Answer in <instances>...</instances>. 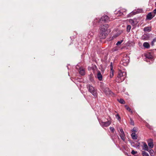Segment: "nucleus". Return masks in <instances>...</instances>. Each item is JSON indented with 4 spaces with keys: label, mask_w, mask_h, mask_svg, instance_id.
I'll return each mask as SVG.
<instances>
[{
    "label": "nucleus",
    "mask_w": 156,
    "mask_h": 156,
    "mask_svg": "<svg viewBox=\"0 0 156 156\" xmlns=\"http://www.w3.org/2000/svg\"><path fill=\"white\" fill-rule=\"evenodd\" d=\"M118 101L119 102L122 104H124L125 102L122 99H118Z\"/></svg>",
    "instance_id": "23"
},
{
    "label": "nucleus",
    "mask_w": 156,
    "mask_h": 156,
    "mask_svg": "<svg viewBox=\"0 0 156 156\" xmlns=\"http://www.w3.org/2000/svg\"><path fill=\"white\" fill-rule=\"evenodd\" d=\"M123 41L122 40H121V41H118L116 44V45H118L120 44L123 42Z\"/></svg>",
    "instance_id": "30"
},
{
    "label": "nucleus",
    "mask_w": 156,
    "mask_h": 156,
    "mask_svg": "<svg viewBox=\"0 0 156 156\" xmlns=\"http://www.w3.org/2000/svg\"><path fill=\"white\" fill-rule=\"evenodd\" d=\"M97 77L100 81L102 80V76L101 75V72L99 71L98 72L97 75Z\"/></svg>",
    "instance_id": "11"
},
{
    "label": "nucleus",
    "mask_w": 156,
    "mask_h": 156,
    "mask_svg": "<svg viewBox=\"0 0 156 156\" xmlns=\"http://www.w3.org/2000/svg\"><path fill=\"white\" fill-rule=\"evenodd\" d=\"M120 136L121 137V139L123 140L124 141L125 140V134H120Z\"/></svg>",
    "instance_id": "21"
},
{
    "label": "nucleus",
    "mask_w": 156,
    "mask_h": 156,
    "mask_svg": "<svg viewBox=\"0 0 156 156\" xmlns=\"http://www.w3.org/2000/svg\"><path fill=\"white\" fill-rule=\"evenodd\" d=\"M108 21H109V17L108 16L105 15L101 17L100 20H99V22H106Z\"/></svg>",
    "instance_id": "9"
},
{
    "label": "nucleus",
    "mask_w": 156,
    "mask_h": 156,
    "mask_svg": "<svg viewBox=\"0 0 156 156\" xmlns=\"http://www.w3.org/2000/svg\"><path fill=\"white\" fill-rule=\"evenodd\" d=\"M119 147L120 148V149H121V148H120V147Z\"/></svg>",
    "instance_id": "47"
},
{
    "label": "nucleus",
    "mask_w": 156,
    "mask_h": 156,
    "mask_svg": "<svg viewBox=\"0 0 156 156\" xmlns=\"http://www.w3.org/2000/svg\"><path fill=\"white\" fill-rule=\"evenodd\" d=\"M124 132H122V133H120V134H124Z\"/></svg>",
    "instance_id": "45"
},
{
    "label": "nucleus",
    "mask_w": 156,
    "mask_h": 156,
    "mask_svg": "<svg viewBox=\"0 0 156 156\" xmlns=\"http://www.w3.org/2000/svg\"><path fill=\"white\" fill-rule=\"evenodd\" d=\"M153 12L155 14L156 13V8L153 10Z\"/></svg>",
    "instance_id": "41"
},
{
    "label": "nucleus",
    "mask_w": 156,
    "mask_h": 156,
    "mask_svg": "<svg viewBox=\"0 0 156 156\" xmlns=\"http://www.w3.org/2000/svg\"><path fill=\"white\" fill-rule=\"evenodd\" d=\"M140 145V143L139 142H137V143L136 144V146H137V147L139 146Z\"/></svg>",
    "instance_id": "37"
},
{
    "label": "nucleus",
    "mask_w": 156,
    "mask_h": 156,
    "mask_svg": "<svg viewBox=\"0 0 156 156\" xmlns=\"http://www.w3.org/2000/svg\"><path fill=\"white\" fill-rule=\"evenodd\" d=\"M115 137H116L117 138H119V137L117 135H115Z\"/></svg>",
    "instance_id": "43"
},
{
    "label": "nucleus",
    "mask_w": 156,
    "mask_h": 156,
    "mask_svg": "<svg viewBox=\"0 0 156 156\" xmlns=\"http://www.w3.org/2000/svg\"><path fill=\"white\" fill-rule=\"evenodd\" d=\"M143 46L144 48H149L150 46L149 44L147 42L144 43L143 44Z\"/></svg>",
    "instance_id": "17"
},
{
    "label": "nucleus",
    "mask_w": 156,
    "mask_h": 156,
    "mask_svg": "<svg viewBox=\"0 0 156 156\" xmlns=\"http://www.w3.org/2000/svg\"><path fill=\"white\" fill-rule=\"evenodd\" d=\"M141 153L143 156H149V154L144 151H142Z\"/></svg>",
    "instance_id": "20"
},
{
    "label": "nucleus",
    "mask_w": 156,
    "mask_h": 156,
    "mask_svg": "<svg viewBox=\"0 0 156 156\" xmlns=\"http://www.w3.org/2000/svg\"><path fill=\"white\" fill-rule=\"evenodd\" d=\"M156 41V38H155L154 39L153 41H151V45L152 46H153L154 45V43Z\"/></svg>",
    "instance_id": "28"
},
{
    "label": "nucleus",
    "mask_w": 156,
    "mask_h": 156,
    "mask_svg": "<svg viewBox=\"0 0 156 156\" xmlns=\"http://www.w3.org/2000/svg\"><path fill=\"white\" fill-rule=\"evenodd\" d=\"M112 140H114V139H115V138H113V136H112Z\"/></svg>",
    "instance_id": "46"
},
{
    "label": "nucleus",
    "mask_w": 156,
    "mask_h": 156,
    "mask_svg": "<svg viewBox=\"0 0 156 156\" xmlns=\"http://www.w3.org/2000/svg\"><path fill=\"white\" fill-rule=\"evenodd\" d=\"M137 131V128L136 127H134L131 130L132 132H136Z\"/></svg>",
    "instance_id": "29"
},
{
    "label": "nucleus",
    "mask_w": 156,
    "mask_h": 156,
    "mask_svg": "<svg viewBox=\"0 0 156 156\" xmlns=\"http://www.w3.org/2000/svg\"><path fill=\"white\" fill-rule=\"evenodd\" d=\"M110 129L112 132H114L115 131V129L114 128L112 127H110Z\"/></svg>",
    "instance_id": "31"
},
{
    "label": "nucleus",
    "mask_w": 156,
    "mask_h": 156,
    "mask_svg": "<svg viewBox=\"0 0 156 156\" xmlns=\"http://www.w3.org/2000/svg\"><path fill=\"white\" fill-rule=\"evenodd\" d=\"M151 30V28L150 27H146L144 29V31L149 32Z\"/></svg>",
    "instance_id": "19"
},
{
    "label": "nucleus",
    "mask_w": 156,
    "mask_h": 156,
    "mask_svg": "<svg viewBox=\"0 0 156 156\" xmlns=\"http://www.w3.org/2000/svg\"><path fill=\"white\" fill-rule=\"evenodd\" d=\"M125 107L126 109L127 110H128L129 111V112H131L132 113L133 112L132 111V110H131L130 108L128 106L126 105H125Z\"/></svg>",
    "instance_id": "24"
},
{
    "label": "nucleus",
    "mask_w": 156,
    "mask_h": 156,
    "mask_svg": "<svg viewBox=\"0 0 156 156\" xmlns=\"http://www.w3.org/2000/svg\"><path fill=\"white\" fill-rule=\"evenodd\" d=\"M103 91L107 95H112L113 93L108 87H105L103 89Z\"/></svg>",
    "instance_id": "6"
},
{
    "label": "nucleus",
    "mask_w": 156,
    "mask_h": 156,
    "mask_svg": "<svg viewBox=\"0 0 156 156\" xmlns=\"http://www.w3.org/2000/svg\"><path fill=\"white\" fill-rule=\"evenodd\" d=\"M131 29V26L129 25H128L127 26V28H126L127 31L128 32H129L130 31Z\"/></svg>",
    "instance_id": "26"
},
{
    "label": "nucleus",
    "mask_w": 156,
    "mask_h": 156,
    "mask_svg": "<svg viewBox=\"0 0 156 156\" xmlns=\"http://www.w3.org/2000/svg\"><path fill=\"white\" fill-rule=\"evenodd\" d=\"M147 143L148 146H153L154 144H153V140L150 139L147 141Z\"/></svg>",
    "instance_id": "13"
},
{
    "label": "nucleus",
    "mask_w": 156,
    "mask_h": 156,
    "mask_svg": "<svg viewBox=\"0 0 156 156\" xmlns=\"http://www.w3.org/2000/svg\"><path fill=\"white\" fill-rule=\"evenodd\" d=\"M130 124L134 126V121L131 118H130Z\"/></svg>",
    "instance_id": "27"
},
{
    "label": "nucleus",
    "mask_w": 156,
    "mask_h": 156,
    "mask_svg": "<svg viewBox=\"0 0 156 156\" xmlns=\"http://www.w3.org/2000/svg\"><path fill=\"white\" fill-rule=\"evenodd\" d=\"M149 36L147 34H144L141 37V39L143 40H147L149 39Z\"/></svg>",
    "instance_id": "15"
},
{
    "label": "nucleus",
    "mask_w": 156,
    "mask_h": 156,
    "mask_svg": "<svg viewBox=\"0 0 156 156\" xmlns=\"http://www.w3.org/2000/svg\"><path fill=\"white\" fill-rule=\"evenodd\" d=\"M107 35V33L100 31L99 35V37L100 39H105Z\"/></svg>",
    "instance_id": "8"
},
{
    "label": "nucleus",
    "mask_w": 156,
    "mask_h": 156,
    "mask_svg": "<svg viewBox=\"0 0 156 156\" xmlns=\"http://www.w3.org/2000/svg\"><path fill=\"white\" fill-rule=\"evenodd\" d=\"M120 133H122V132H124L122 129H120Z\"/></svg>",
    "instance_id": "39"
},
{
    "label": "nucleus",
    "mask_w": 156,
    "mask_h": 156,
    "mask_svg": "<svg viewBox=\"0 0 156 156\" xmlns=\"http://www.w3.org/2000/svg\"><path fill=\"white\" fill-rule=\"evenodd\" d=\"M98 21L99 20L97 19H96L94 20L93 22V24L94 26H95L96 25L97 22H98Z\"/></svg>",
    "instance_id": "25"
},
{
    "label": "nucleus",
    "mask_w": 156,
    "mask_h": 156,
    "mask_svg": "<svg viewBox=\"0 0 156 156\" xmlns=\"http://www.w3.org/2000/svg\"><path fill=\"white\" fill-rule=\"evenodd\" d=\"M145 56L146 58V61L148 62L147 60L148 59H151L152 60L153 58V57L152 55L150 53H148L146 54L145 55Z\"/></svg>",
    "instance_id": "10"
},
{
    "label": "nucleus",
    "mask_w": 156,
    "mask_h": 156,
    "mask_svg": "<svg viewBox=\"0 0 156 156\" xmlns=\"http://www.w3.org/2000/svg\"><path fill=\"white\" fill-rule=\"evenodd\" d=\"M128 147H123V148H124V149H126V148H127Z\"/></svg>",
    "instance_id": "44"
},
{
    "label": "nucleus",
    "mask_w": 156,
    "mask_h": 156,
    "mask_svg": "<svg viewBox=\"0 0 156 156\" xmlns=\"http://www.w3.org/2000/svg\"><path fill=\"white\" fill-rule=\"evenodd\" d=\"M142 144H143V146H147V144L144 142H142Z\"/></svg>",
    "instance_id": "35"
},
{
    "label": "nucleus",
    "mask_w": 156,
    "mask_h": 156,
    "mask_svg": "<svg viewBox=\"0 0 156 156\" xmlns=\"http://www.w3.org/2000/svg\"><path fill=\"white\" fill-rule=\"evenodd\" d=\"M131 136L132 139H136L137 138V136L136 134L135 133H133L131 134Z\"/></svg>",
    "instance_id": "18"
},
{
    "label": "nucleus",
    "mask_w": 156,
    "mask_h": 156,
    "mask_svg": "<svg viewBox=\"0 0 156 156\" xmlns=\"http://www.w3.org/2000/svg\"><path fill=\"white\" fill-rule=\"evenodd\" d=\"M114 75V70H111L110 73V76L111 78L113 77Z\"/></svg>",
    "instance_id": "22"
},
{
    "label": "nucleus",
    "mask_w": 156,
    "mask_h": 156,
    "mask_svg": "<svg viewBox=\"0 0 156 156\" xmlns=\"http://www.w3.org/2000/svg\"><path fill=\"white\" fill-rule=\"evenodd\" d=\"M153 147H143V150H145L149 152L151 156H153L154 151L152 149Z\"/></svg>",
    "instance_id": "4"
},
{
    "label": "nucleus",
    "mask_w": 156,
    "mask_h": 156,
    "mask_svg": "<svg viewBox=\"0 0 156 156\" xmlns=\"http://www.w3.org/2000/svg\"><path fill=\"white\" fill-rule=\"evenodd\" d=\"M79 73L81 75H84L85 74L84 69L82 68H80V69Z\"/></svg>",
    "instance_id": "14"
},
{
    "label": "nucleus",
    "mask_w": 156,
    "mask_h": 156,
    "mask_svg": "<svg viewBox=\"0 0 156 156\" xmlns=\"http://www.w3.org/2000/svg\"><path fill=\"white\" fill-rule=\"evenodd\" d=\"M110 66L111 70H113V66H112V62H111V63L110 65Z\"/></svg>",
    "instance_id": "36"
},
{
    "label": "nucleus",
    "mask_w": 156,
    "mask_h": 156,
    "mask_svg": "<svg viewBox=\"0 0 156 156\" xmlns=\"http://www.w3.org/2000/svg\"><path fill=\"white\" fill-rule=\"evenodd\" d=\"M129 62V57L126 55L124 56L120 62V63L125 66H127Z\"/></svg>",
    "instance_id": "3"
},
{
    "label": "nucleus",
    "mask_w": 156,
    "mask_h": 156,
    "mask_svg": "<svg viewBox=\"0 0 156 156\" xmlns=\"http://www.w3.org/2000/svg\"><path fill=\"white\" fill-rule=\"evenodd\" d=\"M154 16V15L153 16L151 12L148 13L147 16V18L149 20H151Z\"/></svg>",
    "instance_id": "12"
},
{
    "label": "nucleus",
    "mask_w": 156,
    "mask_h": 156,
    "mask_svg": "<svg viewBox=\"0 0 156 156\" xmlns=\"http://www.w3.org/2000/svg\"><path fill=\"white\" fill-rule=\"evenodd\" d=\"M126 74L125 72L119 70L117 76L118 82H120L123 81L126 77Z\"/></svg>",
    "instance_id": "1"
},
{
    "label": "nucleus",
    "mask_w": 156,
    "mask_h": 156,
    "mask_svg": "<svg viewBox=\"0 0 156 156\" xmlns=\"http://www.w3.org/2000/svg\"><path fill=\"white\" fill-rule=\"evenodd\" d=\"M126 10L125 9H122L119 10V12L120 13V15H125L126 14L125 13L126 12Z\"/></svg>",
    "instance_id": "16"
},
{
    "label": "nucleus",
    "mask_w": 156,
    "mask_h": 156,
    "mask_svg": "<svg viewBox=\"0 0 156 156\" xmlns=\"http://www.w3.org/2000/svg\"><path fill=\"white\" fill-rule=\"evenodd\" d=\"M120 133H122V132H124L122 129H120Z\"/></svg>",
    "instance_id": "38"
},
{
    "label": "nucleus",
    "mask_w": 156,
    "mask_h": 156,
    "mask_svg": "<svg viewBox=\"0 0 156 156\" xmlns=\"http://www.w3.org/2000/svg\"><path fill=\"white\" fill-rule=\"evenodd\" d=\"M116 118L118 119V120H119L120 119V118L119 116V115H118V114H117L116 115Z\"/></svg>",
    "instance_id": "34"
},
{
    "label": "nucleus",
    "mask_w": 156,
    "mask_h": 156,
    "mask_svg": "<svg viewBox=\"0 0 156 156\" xmlns=\"http://www.w3.org/2000/svg\"><path fill=\"white\" fill-rule=\"evenodd\" d=\"M129 22L132 24H133L134 23V21L132 20H129Z\"/></svg>",
    "instance_id": "33"
},
{
    "label": "nucleus",
    "mask_w": 156,
    "mask_h": 156,
    "mask_svg": "<svg viewBox=\"0 0 156 156\" xmlns=\"http://www.w3.org/2000/svg\"><path fill=\"white\" fill-rule=\"evenodd\" d=\"M124 153H125V154H126H126L128 155V156H131L130 155H128V154H127V152H124Z\"/></svg>",
    "instance_id": "42"
},
{
    "label": "nucleus",
    "mask_w": 156,
    "mask_h": 156,
    "mask_svg": "<svg viewBox=\"0 0 156 156\" xmlns=\"http://www.w3.org/2000/svg\"><path fill=\"white\" fill-rule=\"evenodd\" d=\"M88 91L94 96L96 97L97 93L96 90L92 86L88 84L87 85Z\"/></svg>",
    "instance_id": "2"
},
{
    "label": "nucleus",
    "mask_w": 156,
    "mask_h": 156,
    "mask_svg": "<svg viewBox=\"0 0 156 156\" xmlns=\"http://www.w3.org/2000/svg\"><path fill=\"white\" fill-rule=\"evenodd\" d=\"M108 27V24L101 25L100 27V31L104 32H107V30Z\"/></svg>",
    "instance_id": "5"
},
{
    "label": "nucleus",
    "mask_w": 156,
    "mask_h": 156,
    "mask_svg": "<svg viewBox=\"0 0 156 156\" xmlns=\"http://www.w3.org/2000/svg\"><path fill=\"white\" fill-rule=\"evenodd\" d=\"M111 122L110 121H108L106 122H100V123L102 127H107L109 126L111 124Z\"/></svg>",
    "instance_id": "7"
},
{
    "label": "nucleus",
    "mask_w": 156,
    "mask_h": 156,
    "mask_svg": "<svg viewBox=\"0 0 156 156\" xmlns=\"http://www.w3.org/2000/svg\"><path fill=\"white\" fill-rule=\"evenodd\" d=\"M131 154H136L137 153V152L136 151H135L134 150H133L132 151Z\"/></svg>",
    "instance_id": "32"
},
{
    "label": "nucleus",
    "mask_w": 156,
    "mask_h": 156,
    "mask_svg": "<svg viewBox=\"0 0 156 156\" xmlns=\"http://www.w3.org/2000/svg\"><path fill=\"white\" fill-rule=\"evenodd\" d=\"M136 13V12H134V11H133V12H132V13L133 15H135V14Z\"/></svg>",
    "instance_id": "40"
}]
</instances>
